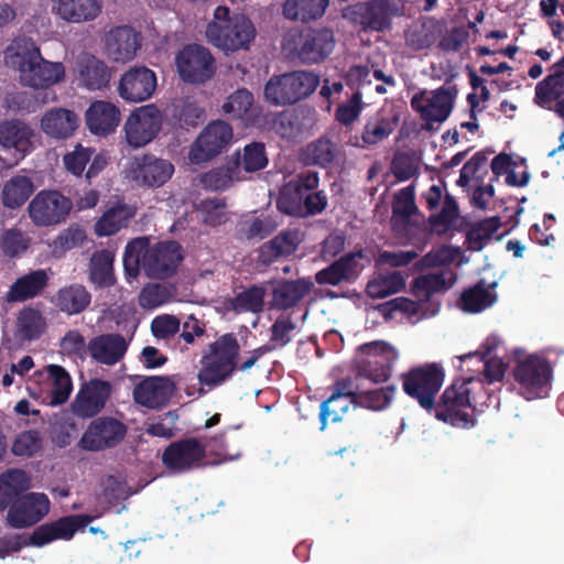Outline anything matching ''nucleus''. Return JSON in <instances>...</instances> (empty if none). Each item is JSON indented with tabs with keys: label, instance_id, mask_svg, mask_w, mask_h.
Instances as JSON below:
<instances>
[{
	"label": "nucleus",
	"instance_id": "nucleus-1",
	"mask_svg": "<svg viewBox=\"0 0 564 564\" xmlns=\"http://www.w3.org/2000/svg\"><path fill=\"white\" fill-rule=\"evenodd\" d=\"M351 369L354 377L347 376L336 380L332 394L321 403L322 431L325 430L328 419L338 422L350 402L357 404L365 383L377 386L388 382V341L372 340L359 345Z\"/></svg>",
	"mask_w": 564,
	"mask_h": 564
},
{
	"label": "nucleus",
	"instance_id": "nucleus-2",
	"mask_svg": "<svg viewBox=\"0 0 564 564\" xmlns=\"http://www.w3.org/2000/svg\"><path fill=\"white\" fill-rule=\"evenodd\" d=\"M274 346L262 345L249 352V356L239 362L240 345L234 333H226L210 343L200 358V369L197 379L202 386L199 395L205 394L204 386L213 389L230 380L236 370L248 371L265 354L272 351Z\"/></svg>",
	"mask_w": 564,
	"mask_h": 564
},
{
	"label": "nucleus",
	"instance_id": "nucleus-3",
	"mask_svg": "<svg viewBox=\"0 0 564 564\" xmlns=\"http://www.w3.org/2000/svg\"><path fill=\"white\" fill-rule=\"evenodd\" d=\"M183 259L177 241L151 243L148 237H138L126 245L122 261L128 278L135 279L143 271L150 279L164 280L177 272Z\"/></svg>",
	"mask_w": 564,
	"mask_h": 564
},
{
	"label": "nucleus",
	"instance_id": "nucleus-4",
	"mask_svg": "<svg viewBox=\"0 0 564 564\" xmlns=\"http://www.w3.org/2000/svg\"><path fill=\"white\" fill-rule=\"evenodd\" d=\"M482 391L484 383L474 377L455 379L435 401L431 415L455 427L474 426L475 420L466 410L476 409L481 403L479 394Z\"/></svg>",
	"mask_w": 564,
	"mask_h": 564
},
{
	"label": "nucleus",
	"instance_id": "nucleus-5",
	"mask_svg": "<svg viewBox=\"0 0 564 564\" xmlns=\"http://www.w3.org/2000/svg\"><path fill=\"white\" fill-rule=\"evenodd\" d=\"M328 205V198L319 189V176L315 171L296 174L281 189L278 198L279 209L290 216L308 217L322 214Z\"/></svg>",
	"mask_w": 564,
	"mask_h": 564
},
{
	"label": "nucleus",
	"instance_id": "nucleus-6",
	"mask_svg": "<svg viewBox=\"0 0 564 564\" xmlns=\"http://www.w3.org/2000/svg\"><path fill=\"white\" fill-rule=\"evenodd\" d=\"M205 33L207 41L214 46L226 52H236L249 48L256 37V28L246 14H231L227 7L218 6Z\"/></svg>",
	"mask_w": 564,
	"mask_h": 564
},
{
	"label": "nucleus",
	"instance_id": "nucleus-7",
	"mask_svg": "<svg viewBox=\"0 0 564 564\" xmlns=\"http://www.w3.org/2000/svg\"><path fill=\"white\" fill-rule=\"evenodd\" d=\"M9 57L11 65L19 70L23 86L47 88L65 77L64 64L43 58L40 48L32 41L18 44L17 51Z\"/></svg>",
	"mask_w": 564,
	"mask_h": 564
},
{
	"label": "nucleus",
	"instance_id": "nucleus-8",
	"mask_svg": "<svg viewBox=\"0 0 564 564\" xmlns=\"http://www.w3.org/2000/svg\"><path fill=\"white\" fill-rule=\"evenodd\" d=\"M319 84L321 77L314 70H291L272 75L264 85L263 96L271 106H293L313 95Z\"/></svg>",
	"mask_w": 564,
	"mask_h": 564
},
{
	"label": "nucleus",
	"instance_id": "nucleus-9",
	"mask_svg": "<svg viewBox=\"0 0 564 564\" xmlns=\"http://www.w3.org/2000/svg\"><path fill=\"white\" fill-rule=\"evenodd\" d=\"M445 378L442 366L433 362L410 369L401 375L404 392L416 400L429 414L435 410L436 394Z\"/></svg>",
	"mask_w": 564,
	"mask_h": 564
},
{
	"label": "nucleus",
	"instance_id": "nucleus-10",
	"mask_svg": "<svg viewBox=\"0 0 564 564\" xmlns=\"http://www.w3.org/2000/svg\"><path fill=\"white\" fill-rule=\"evenodd\" d=\"M286 46L302 64L313 65L324 62L332 54L335 37L328 29L306 28L290 34Z\"/></svg>",
	"mask_w": 564,
	"mask_h": 564
},
{
	"label": "nucleus",
	"instance_id": "nucleus-11",
	"mask_svg": "<svg viewBox=\"0 0 564 564\" xmlns=\"http://www.w3.org/2000/svg\"><path fill=\"white\" fill-rule=\"evenodd\" d=\"M72 199L58 189H42L28 206L29 217L37 227L64 224L73 210Z\"/></svg>",
	"mask_w": 564,
	"mask_h": 564
},
{
	"label": "nucleus",
	"instance_id": "nucleus-12",
	"mask_svg": "<svg viewBox=\"0 0 564 564\" xmlns=\"http://www.w3.org/2000/svg\"><path fill=\"white\" fill-rule=\"evenodd\" d=\"M513 378L523 398L527 400L543 398L547 394L552 367L544 358L530 355L516 365Z\"/></svg>",
	"mask_w": 564,
	"mask_h": 564
},
{
	"label": "nucleus",
	"instance_id": "nucleus-13",
	"mask_svg": "<svg viewBox=\"0 0 564 564\" xmlns=\"http://www.w3.org/2000/svg\"><path fill=\"white\" fill-rule=\"evenodd\" d=\"M180 78L184 83L205 84L216 73V61L210 51L196 43L186 44L175 56Z\"/></svg>",
	"mask_w": 564,
	"mask_h": 564
},
{
	"label": "nucleus",
	"instance_id": "nucleus-14",
	"mask_svg": "<svg viewBox=\"0 0 564 564\" xmlns=\"http://www.w3.org/2000/svg\"><path fill=\"white\" fill-rule=\"evenodd\" d=\"M234 139L232 127L223 121L209 122L191 147L189 161L194 164L206 163L228 149Z\"/></svg>",
	"mask_w": 564,
	"mask_h": 564
},
{
	"label": "nucleus",
	"instance_id": "nucleus-15",
	"mask_svg": "<svg viewBox=\"0 0 564 564\" xmlns=\"http://www.w3.org/2000/svg\"><path fill=\"white\" fill-rule=\"evenodd\" d=\"M127 435V426L112 416L94 419L78 441V446L88 452H102L117 447Z\"/></svg>",
	"mask_w": 564,
	"mask_h": 564
},
{
	"label": "nucleus",
	"instance_id": "nucleus-16",
	"mask_svg": "<svg viewBox=\"0 0 564 564\" xmlns=\"http://www.w3.org/2000/svg\"><path fill=\"white\" fill-rule=\"evenodd\" d=\"M206 447L195 437L170 443L162 453V464L172 474H184L204 467Z\"/></svg>",
	"mask_w": 564,
	"mask_h": 564
},
{
	"label": "nucleus",
	"instance_id": "nucleus-17",
	"mask_svg": "<svg viewBox=\"0 0 564 564\" xmlns=\"http://www.w3.org/2000/svg\"><path fill=\"white\" fill-rule=\"evenodd\" d=\"M162 122V113L154 104L137 108L129 115L124 123L128 144L133 148L147 145L161 131Z\"/></svg>",
	"mask_w": 564,
	"mask_h": 564
},
{
	"label": "nucleus",
	"instance_id": "nucleus-18",
	"mask_svg": "<svg viewBox=\"0 0 564 564\" xmlns=\"http://www.w3.org/2000/svg\"><path fill=\"white\" fill-rule=\"evenodd\" d=\"M390 230L400 240L409 239L417 226L415 217H421L415 202V183L397 191L391 202Z\"/></svg>",
	"mask_w": 564,
	"mask_h": 564
},
{
	"label": "nucleus",
	"instance_id": "nucleus-19",
	"mask_svg": "<svg viewBox=\"0 0 564 564\" xmlns=\"http://www.w3.org/2000/svg\"><path fill=\"white\" fill-rule=\"evenodd\" d=\"M317 122V112L313 107L302 105L291 110L278 112L272 129L282 139L294 141L306 138Z\"/></svg>",
	"mask_w": 564,
	"mask_h": 564
},
{
	"label": "nucleus",
	"instance_id": "nucleus-20",
	"mask_svg": "<svg viewBox=\"0 0 564 564\" xmlns=\"http://www.w3.org/2000/svg\"><path fill=\"white\" fill-rule=\"evenodd\" d=\"M50 499L45 494L29 492L10 506L7 523L13 529L30 528L40 522L50 511Z\"/></svg>",
	"mask_w": 564,
	"mask_h": 564
},
{
	"label": "nucleus",
	"instance_id": "nucleus-21",
	"mask_svg": "<svg viewBox=\"0 0 564 564\" xmlns=\"http://www.w3.org/2000/svg\"><path fill=\"white\" fill-rule=\"evenodd\" d=\"M112 392L109 381L102 379H90L82 384L72 410L75 415L83 419H90L102 411Z\"/></svg>",
	"mask_w": 564,
	"mask_h": 564
},
{
	"label": "nucleus",
	"instance_id": "nucleus-22",
	"mask_svg": "<svg viewBox=\"0 0 564 564\" xmlns=\"http://www.w3.org/2000/svg\"><path fill=\"white\" fill-rule=\"evenodd\" d=\"M94 520L90 514H73L58 518L34 529L31 534L33 546L41 547L55 540H70L74 534Z\"/></svg>",
	"mask_w": 564,
	"mask_h": 564
},
{
	"label": "nucleus",
	"instance_id": "nucleus-23",
	"mask_svg": "<svg viewBox=\"0 0 564 564\" xmlns=\"http://www.w3.org/2000/svg\"><path fill=\"white\" fill-rule=\"evenodd\" d=\"M155 88V73L147 66H134L122 74L118 94L126 101L142 102L153 95Z\"/></svg>",
	"mask_w": 564,
	"mask_h": 564
},
{
	"label": "nucleus",
	"instance_id": "nucleus-24",
	"mask_svg": "<svg viewBox=\"0 0 564 564\" xmlns=\"http://www.w3.org/2000/svg\"><path fill=\"white\" fill-rule=\"evenodd\" d=\"M176 391L175 382L167 376L144 377L133 388L134 401L149 409L165 406Z\"/></svg>",
	"mask_w": 564,
	"mask_h": 564
},
{
	"label": "nucleus",
	"instance_id": "nucleus-25",
	"mask_svg": "<svg viewBox=\"0 0 564 564\" xmlns=\"http://www.w3.org/2000/svg\"><path fill=\"white\" fill-rule=\"evenodd\" d=\"M454 95L446 88L441 87L431 93L430 97L415 95L411 105L415 109L422 120L426 122L429 129L433 122L445 121L453 109Z\"/></svg>",
	"mask_w": 564,
	"mask_h": 564
},
{
	"label": "nucleus",
	"instance_id": "nucleus-26",
	"mask_svg": "<svg viewBox=\"0 0 564 564\" xmlns=\"http://www.w3.org/2000/svg\"><path fill=\"white\" fill-rule=\"evenodd\" d=\"M364 259V251H352L341 256L328 267L319 270L315 274V281L319 285H339L343 282H354L358 276L364 265L359 260Z\"/></svg>",
	"mask_w": 564,
	"mask_h": 564
},
{
	"label": "nucleus",
	"instance_id": "nucleus-27",
	"mask_svg": "<svg viewBox=\"0 0 564 564\" xmlns=\"http://www.w3.org/2000/svg\"><path fill=\"white\" fill-rule=\"evenodd\" d=\"M364 259V251H352L341 256L328 267L319 270L315 274V281L319 285H339L343 282H354L358 276L364 265L359 260Z\"/></svg>",
	"mask_w": 564,
	"mask_h": 564
},
{
	"label": "nucleus",
	"instance_id": "nucleus-28",
	"mask_svg": "<svg viewBox=\"0 0 564 564\" xmlns=\"http://www.w3.org/2000/svg\"><path fill=\"white\" fill-rule=\"evenodd\" d=\"M364 259V251H352L341 256L328 267L319 270L315 274V281L319 285H339L343 282H354L358 276L364 265L359 260Z\"/></svg>",
	"mask_w": 564,
	"mask_h": 564
},
{
	"label": "nucleus",
	"instance_id": "nucleus-29",
	"mask_svg": "<svg viewBox=\"0 0 564 564\" xmlns=\"http://www.w3.org/2000/svg\"><path fill=\"white\" fill-rule=\"evenodd\" d=\"M174 166L166 160L145 154L137 159L131 170L132 178L142 186L159 187L166 183Z\"/></svg>",
	"mask_w": 564,
	"mask_h": 564
},
{
	"label": "nucleus",
	"instance_id": "nucleus-30",
	"mask_svg": "<svg viewBox=\"0 0 564 564\" xmlns=\"http://www.w3.org/2000/svg\"><path fill=\"white\" fill-rule=\"evenodd\" d=\"M141 41V34L132 26H116L107 35V53L115 62H129L134 58L138 50H140Z\"/></svg>",
	"mask_w": 564,
	"mask_h": 564
},
{
	"label": "nucleus",
	"instance_id": "nucleus-31",
	"mask_svg": "<svg viewBox=\"0 0 564 564\" xmlns=\"http://www.w3.org/2000/svg\"><path fill=\"white\" fill-rule=\"evenodd\" d=\"M120 119V109L106 100L91 102L85 112L87 129L98 137H107L115 132Z\"/></svg>",
	"mask_w": 564,
	"mask_h": 564
},
{
	"label": "nucleus",
	"instance_id": "nucleus-32",
	"mask_svg": "<svg viewBox=\"0 0 564 564\" xmlns=\"http://www.w3.org/2000/svg\"><path fill=\"white\" fill-rule=\"evenodd\" d=\"M128 346V341L121 334H101L88 341L87 349L95 361L112 366L124 357Z\"/></svg>",
	"mask_w": 564,
	"mask_h": 564
},
{
	"label": "nucleus",
	"instance_id": "nucleus-33",
	"mask_svg": "<svg viewBox=\"0 0 564 564\" xmlns=\"http://www.w3.org/2000/svg\"><path fill=\"white\" fill-rule=\"evenodd\" d=\"M77 79L88 90L106 88L111 79V68L91 54H82L76 62Z\"/></svg>",
	"mask_w": 564,
	"mask_h": 564
},
{
	"label": "nucleus",
	"instance_id": "nucleus-34",
	"mask_svg": "<svg viewBox=\"0 0 564 564\" xmlns=\"http://www.w3.org/2000/svg\"><path fill=\"white\" fill-rule=\"evenodd\" d=\"M50 275L44 269L32 270L19 276L6 293L8 303H22L37 297L47 288Z\"/></svg>",
	"mask_w": 564,
	"mask_h": 564
},
{
	"label": "nucleus",
	"instance_id": "nucleus-35",
	"mask_svg": "<svg viewBox=\"0 0 564 564\" xmlns=\"http://www.w3.org/2000/svg\"><path fill=\"white\" fill-rule=\"evenodd\" d=\"M79 118L75 111L66 108H52L41 119L42 131L54 139L65 140L78 128Z\"/></svg>",
	"mask_w": 564,
	"mask_h": 564
},
{
	"label": "nucleus",
	"instance_id": "nucleus-36",
	"mask_svg": "<svg viewBox=\"0 0 564 564\" xmlns=\"http://www.w3.org/2000/svg\"><path fill=\"white\" fill-rule=\"evenodd\" d=\"M51 303L68 316L77 315L90 305L91 294L84 285L73 283L58 289L51 299Z\"/></svg>",
	"mask_w": 564,
	"mask_h": 564
},
{
	"label": "nucleus",
	"instance_id": "nucleus-37",
	"mask_svg": "<svg viewBox=\"0 0 564 564\" xmlns=\"http://www.w3.org/2000/svg\"><path fill=\"white\" fill-rule=\"evenodd\" d=\"M313 283L305 279L284 280L272 291L270 308L285 311L296 306L311 291Z\"/></svg>",
	"mask_w": 564,
	"mask_h": 564
},
{
	"label": "nucleus",
	"instance_id": "nucleus-38",
	"mask_svg": "<svg viewBox=\"0 0 564 564\" xmlns=\"http://www.w3.org/2000/svg\"><path fill=\"white\" fill-rule=\"evenodd\" d=\"M33 130L21 120H6L0 123V145L14 149L23 158L31 149Z\"/></svg>",
	"mask_w": 564,
	"mask_h": 564
},
{
	"label": "nucleus",
	"instance_id": "nucleus-39",
	"mask_svg": "<svg viewBox=\"0 0 564 564\" xmlns=\"http://www.w3.org/2000/svg\"><path fill=\"white\" fill-rule=\"evenodd\" d=\"M299 243L300 240L295 231H283L259 248L258 261L263 265H270L279 258L294 253Z\"/></svg>",
	"mask_w": 564,
	"mask_h": 564
},
{
	"label": "nucleus",
	"instance_id": "nucleus-40",
	"mask_svg": "<svg viewBox=\"0 0 564 564\" xmlns=\"http://www.w3.org/2000/svg\"><path fill=\"white\" fill-rule=\"evenodd\" d=\"M456 278L452 272L427 273L415 278L412 282V293L421 302L426 303L435 293H443L449 290Z\"/></svg>",
	"mask_w": 564,
	"mask_h": 564
},
{
	"label": "nucleus",
	"instance_id": "nucleus-41",
	"mask_svg": "<svg viewBox=\"0 0 564 564\" xmlns=\"http://www.w3.org/2000/svg\"><path fill=\"white\" fill-rule=\"evenodd\" d=\"M101 10L102 0H57V14L72 23L93 21Z\"/></svg>",
	"mask_w": 564,
	"mask_h": 564
},
{
	"label": "nucleus",
	"instance_id": "nucleus-42",
	"mask_svg": "<svg viewBox=\"0 0 564 564\" xmlns=\"http://www.w3.org/2000/svg\"><path fill=\"white\" fill-rule=\"evenodd\" d=\"M495 286L496 283L488 285L485 280H479L462 293L458 306L466 313H479L490 307L497 300L496 293L490 291Z\"/></svg>",
	"mask_w": 564,
	"mask_h": 564
},
{
	"label": "nucleus",
	"instance_id": "nucleus-43",
	"mask_svg": "<svg viewBox=\"0 0 564 564\" xmlns=\"http://www.w3.org/2000/svg\"><path fill=\"white\" fill-rule=\"evenodd\" d=\"M113 261L112 251L108 249L95 251L89 261V281L99 289L112 286L116 283Z\"/></svg>",
	"mask_w": 564,
	"mask_h": 564
},
{
	"label": "nucleus",
	"instance_id": "nucleus-44",
	"mask_svg": "<svg viewBox=\"0 0 564 564\" xmlns=\"http://www.w3.org/2000/svg\"><path fill=\"white\" fill-rule=\"evenodd\" d=\"M339 155V149L328 137L322 135L310 142L302 152L305 164L327 169L332 166Z\"/></svg>",
	"mask_w": 564,
	"mask_h": 564
},
{
	"label": "nucleus",
	"instance_id": "nucleus-45",
	"mask_svg": "<svg viewBox=\"0 0 564 564\" xmlns=\"http://www.w3.org/2000/svg\"><path fill=\"white\" fill-rule=\"evenodd\" d=\"M329 0H285L283 17L291 21L308 22L322 18Z\"/></svg>",
	"mask_w": 564,
	"mask_h": 564
},
{
	"label": "nucleus",
	"instance_id": "nucleus-46",
	"mask_svg": "<svg viewBox=\"0 0 564 564\" xmlns=\"http://www.w3.org/2000/svg\"><path fill=\"white\" fill-rule=\"evenodd\" d=\"M133 209L126 205L119 204L107 209L95 225V232L98 237H108L116 235L122 228L127 227L131 218H133Z\"/></svg>",
	"mask_w": 564,
	"mask_h": 564
},
{
	"label": "nucleus",
	"instance_id": "nucleus-47",
	"mask_svg": "<svg viewBox=\"0 0 564 564\" xmlns=\"http://www.w3.org/2000/svg\"><path fill=\"white\" fill-rule=\"evenodd\" d=\"M33 181L25 175H14L9 178L2 188V204L11 209L21 207L34 193Z\"/></svg>",
	"mask_w": 564,
	"mask_h": 564
},
{
	"label": "nucleus",
	"instance_id": "nucleus-48",
	"mask_svg": "<svg viewBox=\"0 0 564 564\" xmlns=\"http://www.w3.org/2000/svg\"><path fill=\"white\" fill-rule=\"evenodd\" d=\"M564 95V70H556L535 86L534 102L541 108L552 110V104Z\"/></svg>",
	"mask_w": 564,
	"mask_h": 564
},
{
	"label": "nucleus",
	"instance_id": "nucleus-49",
	"mask_svg": "<svg viewBox=\"0 0 564 564\" xmlns=\"http://www.w3.org/2000/svg\"><path fill=\"white\" fill-rule=\"evenodd\" d=\"M51 380L50 404L59 405L67 401L72 392V379L68 372L58 365L48 366Z\"/></svg>",
	"mask_w": 564,
	"mask_h": 564
},
{
	"label": "nucleus",
	"instance_id": "nucleus-50",
	"mask_svg": "<svg viewBox=\"0 0 564 564\" xmlns=\"http://www.w3.org/2000/svg\"><path fill=\"white\" fill-rule=\"evenodd\" d=\"M238 172L242 166L246 172H256L264 169L268 164L265 147L261 142H252L243 148V153H236L231 162Z\"/></svg>",
	"mask_w": 564,
	"mask_h": 564
},
{
	"label": "nucleus",
	"instance_id": "nucleus-51",
	"mask_svg": "<svg viewBox=\"0 0 564 564\" xmlns=\"http://www.w3.org/2000/svg\"><path fill=\"white\" fill-rule=\"evenodd\" d=\"M265 289L262 285H252L230 300V306L235 312L260 313L264 306Z\"/></svg>",
	"mask_w": 564,
	"mask_h": 564
},
{
	"label": "nucleus",
	"instance_id": "nucleus-52",
	"mask_svg": "<svg viewBox=\"0 0 564 564\" xmlns=\"http://www.w3.org/2000/svg\"><path fill=\"white\" fill-rule=\"evenodd\" d=\"M203 117L204 109L189 99L180 100L173 106L172 119L182 129L197 127Z\"/></svg>",
	"mask_w": 564,
	"mask_h": 564
},
{
	"label": "nucleus",
	"instance_id": "nucleus-53",
	"mask_svg": "<svg viewBox=\"0 0 564 564\" xmlns=\"http://www.w3.org/2000/svg\"><path fill=\"white\" fill-rule=\"evenodd\" d=\"M18 326L24 338L36 339L44 330L45 319L39 310L24 307L19 313Z\"/></svg>",
	"mask_w": 564,
	"mask_h": 564
},
{
	"label": "nucleus",
	"instance_id": "nucleus-54",
	"mask_svg": "<svg viewBox=\"0 0 564 564\" xmlns=\"http://www.w3.org/2000/svg\"><path fill=\"white\" fill-rule=\"evenodd\" d=\"M238 177L232 163L226 166L215 167L202 175L203 186L212 191H225Z\"/></svg>",
	"mask_w": 564,
	"mask_h": 564
},
{
	"label": "nucleus",
	"instance_id": "nucleus-55",
	"mask_svg": "<svg viewBox=\"0 0 564 564\" xmlns=\"http://www.w3.org/2000/svg\"><path fill=\"white\" fill-rule=\"evenodd\" d=\"M459 216V207L451 194L444 197L443 206L440 213L432 214L429 217V224L434 230L447 231Z\"/></svg>",
	"mask_w": 564,
	"mask_h": 564
},
{
	"label": "nucleus",
	"instance_id": "nucleus-56",
	"mask_svg": "<svg viewBox=\"0 0 564 564\" xmlns=\"http://www.w3.org/2000/svg\"><path fill=\"white\" fill-rule=\"evenodd\" d=\"M275 228L276 224L269 216L250 217L239 223V231L248 240L264 239Z\"/></svg>",
	"mask_w": 564,
	"mask_h": 564
},
{
	"label": "nucleus",
	"instance_id": "nucleus-57",
	"mask_svg": "<svg viewBox=\"0 0 564 564\" xmlns=\"http://www.w3.org/2000/svg\"><path fill=\"white\" fill-rule=\"evenodd\" d=\"M173 296L172 291L159 283L145 284L139 294V305L144 310H154L167 303Z\"/></svg>",
	"mask_w": 564,
	"mask_h": 564
},
{
	"label": "nucleus",
	"instance_id": "nucleus-58",
	"mask_svg": "<svg viewBox=\"0 0 564 564\" xmlns=\"http://www.w3.org/2000/svg\"><path fill=\"white\" fill-rule=\"evenodd\" d=\"M365 26L381 31L388 26V0H372L368 2L361 13Z\"/></svg>",
	"mask_w": 564,
	"mask_h": 564
},
{
	"label": "nucleus",
	"instance_id": "nucleus-59",
	"mask_svg": "<svg viewBox=\"0 0 564 564\" xmlns=\"http://www.w3.org/2000/svg\"><path fill=\"white\" fill-rule=\"evenodd\" d=\"M358 405L380 411L388 405V387L384 383L381 384H369L365 383V388L359 392Z\"/></svg>",
	"mask_w": 564,
	"mask_h": 564
},
{
	"label": "nucleus",
	"instance_id": "nucleus-60",
	"mask_svg": "<svg viewBox=\"0 0 564 564\" xmlns=\"http://www.w3.org/2000/svg\"><path fill=\"white\" fill-rule=\"evenodd\" d=\"M43 438L37 430L24 431L17 435L12 453L17 456L32 457L42 449Z\"/></svg>",
	"mask_w": 564,
	"mask_h": 564
},
{
	"label": "nucleus",
	"instance_id": "nucleus-61",
	"mask_svg": "<svg viewBox=\"0 0 564 564\" xmlns=\"http://www.w3.org/2000/svg\"><path fill=\"white\" fill-rule=\"evenodd\" d=\"M253 104V95L246 88L231 94L223 105V111L235 119H242Z\"/></svg>",
	"mask_w": 564,
	"mask_h": 564
},
{
	"label": "nucleus",
	"instance_id": "nucleus-62",
	"mask_svg": "<svg viewBox=\"0 0 564 564\" xmlns=\"http://www.w3.org/2000/svg\"><path fill=\"white\" fill-rule=\"evenodd\" d=\"M94 150L78 143L75 149L63 156V163L67 172L75 176H82L86 165L90 162Z\"/></svg>",
	"mask_w": 564,
	"mask_h": 564
},
{
	"label": "nucleus",
	"instance_id": "nucleus-63",
	"mask_svg": "<svg viewBox=\"0 0 564 564\" xmlns=\"http://www.w3.org/2000/svg\"><path fill=\"white\" fill-rule=\"evenodd\" d=\"M296 325L290 314L280 315L270 327L271 337L268 344L275 347H283L292 339V332Z\"/></svg>",
	"mask_w": 564,
	"mask_h": 564
},
{
	"label": "nucleus",
	"instance_id": "nucleus-64",
	"mask_svg": "<svg viewBox=\"0 0 564 564\" xmlns=\"http://www.w3.org/2000/svg\"><path fill=\"white\" fill-rule=\"evenodd\" d=\"M390 173L397 182H405L419 173L417 166L408 153H397L390 162Z\"/></svg>",
	"mask_w": 564,
	"mask_h": 564
}]
</instances>
